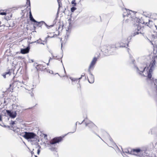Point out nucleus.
Segmentation results:
<instances>
[{"label": "nucleus", "mask_w": 157, "mask_h": 157, "mask_svg": "<svg viewBox=\"0 0 157 157\" xmlns=\"http://www.w3.org/2000/svg\"><path fill=\"white\" fill-rule=\"evenodd\" d=\"M60 25H59L58 28V29H59L60 28Z\"/></svg>", "instance_id": "nucleus-51"}, {"label": "nucleus", "mask_w": 157, "mask_h": 157, "mask_svg": "<svg viewBox=\"0 0 157 157\" xmlns=\"http://www.w3.org/2000/svg\"><path fill=\"white\" fill-rule=\"evenodd\" d=\"M17 123V121H11V122L10 123V124L12 125H13L14 124H16Z\"/></svg>", "instance_id": "nucleus-24"}, {"label": "nucleus", "mask_w": 157, "mask_h": 157, "mask_svg": "<svg viewBox=\"0 0 157 157\" xmlns=\"http://www.w3.org/2000/svg\"><path fill=\"white\" fill-rule=\"evenodd\" d=\"M57 1V2L58 3V4L59 7H58V12L57 13V15L56 16L58 17V14H59L58 12L60 8L61 7L60 5H62V3L60 1H59V0H58V1Z\"/></svg>", "instance_id": "nucleus-18"}, {"label": "nucleus", "mask_w": 157, "mask_h": 157, "mask_svg": "<svg viewBox=\"0 0 157 157\" xmlns=\"http://www.w3.org/2000/svg\"><path fill=\"white\" fill-rule=\"evenodd\" d=\"M71 4L73 5V6H76L77 3L75 2V0H72L71 2Z\"/></svg>", "instance_id": "nucleus-25"}, {"label": "nucleus", "mask_w": 157, "mask_h": 157, "mask_svg": "<svg viewBox=\"0 0 157 157\" xmlns=\"http://www.w3.org/2000/svg\"><path fill=\"white\" fill-rule=\"evenodd\" d=\"M76 9H77L76 7L73 6L71 8V11L72 12H73L76 10Z\"/></svg>", "instance_id": "nucleus-27"}, {"label": "nucleus", "mask_w": 157, "mask_h": 157, "mask_svg": "<svg viewBox=\"0 0 157 157\" xmlns=\"http://www.w3.org/2000/svg\"><path fill=\"white\" fill-rule=\"evenodd\" d=\"M35 157H37V156H36V155H35Z\"/></svg>", "instance_id": "nucleus-57"}, {"label": "nucleus", "mask_w": 157, "mask_h": 157, "mask_svg": "<svg viewBox=\"0 0 157 157\" xmlns=\"http://www.w3.org/2000/svg\"><path fill=\"white\" fill-rule=\"evenodd\" d=\"M85 74L84 73H82V75H81V77L78 78L79 80L81 79L82 77L85 76Z\"/></svg>", "instance_id": "nucleus-34"}, {"label": "nucleus", "mask_w": 157, "mask_h": 157, "mask_svg": "<svg viewBox=\"0 0 157 157\" xmlns=\"http://www.w3.org/2000/svg\"><path fill=\"white\" fill-rule=\"evenodd\" d=\"M61 62L62 63L63 65V62H62V60H61Z\"/></svg>", "instance_id": "nucleus-52"}, {"label": "nucleus", "mask_w": 157, "mask_h": 157, "mask_svg": "<svg viewBox=\"0 0 157 157\" xmlns=\"http://www.w3.org/2000/svg\"><path fill=\"white\" fill-rule=\"evenodd\" d=\"M108 136L109 137V140L111 141V142H113V140L109 136V135L108 134Z\"/></svg>", "instance_id": "nucleus-33"}, {"label": "nucleus", "mask_w": 157, "mask_h": 157, "mask_svg": "<svg viewBox=\"0 0 157 157\" xmlns=\"http://www.w3.org/2000/svg\"><path fill=\"white\" fill-rule=\"evenodd\" d=\"M137 26V30H136L135 31L132 33L131 36L134 37L137 35L139 34V33L144 34L143 33L144 26H143V27H142L140 25V24H139L138 25H136Z\"/></svg>", "instance_id": "nucleus-7"}, {"label": "nucleus", "mask_w": 157, "mask_h": 157, "mask_svg": "<svg viewBox=\"0 0 157 157\" xmlns=\"http://www.w3.org/2000/svg\"><path fill=\"white\" fill-rule=\"evenodd\" d=\"M151 134H155L157 133V128L154 127L152 128L151 130Z\"/></svg>", "instance_id": "nucleus-17"}, {"label": "nucleus", "mask_w": 157, "mask_h": 157, "mask_svg": "<svg viewBox=\"0 0 157 157\" xmlns=\"http://www.w3.org/2000/svg\"><path fill=\"white\" fill-rule=\"evenodd\" d=\"M36 41H33V42H31L30 43V44H33V43H36Z\"/></svg>", "instance_id": "nucleus-43"}, {"label": "nucleus", "mask_w": 157, "mask_h": 157, "mask_svg": "<svg viewBox=\"0 0 157 157\" xmlns=\"http://www.w3.org/2000/svg\"><path fill=\"white\" fill-rule=\"evenodd\" d=\"M31 60L32 62H33V59H31Z\"/></svg>", "instance_id": "nucleus-53"}, {"label": "nucleus", "mask_w": 157, "mask_h": 157, "mask_svg": "<svg viewBox=\"0 0 157 157\" xmlns=\"http://www.w3.org/2000/svg\"><path fill=\"white\" fill-rule=\"evenodd\" d=\"M7 126V127H6V128H10V126H9L7 125V126Z\"/></svg>", "instance_id": "nucleus-48"}, {"label": "nucleus", "mask_w": 157, "mask_h": 157, "mask_svg": "<svg viewBox=\"0 0 157 157\" xmlns=\"http://www.w3.org/2000/svg\"><path fill=\"white\" fill-rule=\"evenodd\" d=\"M41 22H42V24L43 23H44L45 25V26L47 27V28L48 29H49V25H47V24L45 23L44 21H41Z\"/></svg>", "instance_id": "nucleus-31"}, {"label": "nucleus", "mask_w": 157, "mask_h": 157, "mask_svg": "<svg viewBox=\"0 0 157 157\" xmlns=\"http://www.w3.org/2000/svg\"><path fill=\"white\" fill-rule=\"evenodd\" d=\"M40 44H43V45H44V43H43L42 42H41V43H40Z\"/></svg>", "instance_id": "nucleus-50"}, {"label": "nucleus", "mask_w": 157, "mask_h": 157, "mask_svg": "<svg viewBox=\"0 0 157 157\" xmlns=\"http://www.w3.org/2000/svg\"><path fill=\"white\" fill-rule=\"evenodd\" d=\"M69 78L73 82H77L78 80V78H72L71 77H70Z\"/></svg>", "instance_id": "nucleus-22"}, {"label": "nucleus", "mask_w": 157, "mask_h": 157, "mask_svg": "<svg viewBox=\"0 0 157 157\" xmlns=\"http://www.w3.org/2000/svg\"><path fill=\"white\" fill-rule=\"evenodd\" d=\"M29 47L28 46L25 48L21 49V52L23 54L27 53L29 52Z\"/></svg>", "instance_id": "nucleus-15"}, {"label": "nucleus", "mask_w": 157, "mask_h": 157, "mask_svg": "<svg viewBox=\"0 0 157 157\" xmlns=\"http://www.w3.org/2000/svg\"><path fill=\"white\" fill-rule=\"evenodd\" d=\"M133 152L134 153H136L137 154L140 153V154H139V156L140 157H148L146 155V153L144 152L141 151V150L140 148H137L136 149H133Z\"/></svg>", "instance_id": "nucleus-9"}, {"label": "nucleus", "mask_w": 157, "mask_h": 157, "mask_svg": "<svg viewBox=\"0 0 157 157\" xmlns=\"http://www.w3.org/2000/svg\"><path fill=\"white\" fill-rule=\"evenodd\" d=\"M97 60V58L94 57L92 61L91 62L90 64L89 67L88 71H90V69H93L94 67V65L96 64V62Z\"/></svg>", "instance_id": "nucleus-11"}, {"label": "nucleus", "mask_w": 157, "mask_h": 157, "mask_svg": "<svg viewBox=\"0 0 157 157\" xmlns=\"http://www.w3.org/2000/svg\"><path fill=\"white\" fill-rule=\"evenodd\" d=\"M42 40H41L40 38L39 39L37 40H36V42L38 44H40V43L42 41Z\"/></svg>", "instance_id": "nucleus-30"}, {"label": "nucleus", "mask_w": 157, "mask_h": 157, "mask_svg": "<svg viewBox=\"0 0 157 157\" xmlns=\"http://www.w3.org/2000/svg\"><path fill=\"white\" fill-rule=\"evenodd\" d=\"M68 21H69V28H71V19H69Z\"/></svg>", "instance_id": "nucleus-29"}, {"label": "nucleus", "mask_w": 157, "mask_h": 157, "mask_svg": "<svg viewBox=\"0 0 157 157\" xmlns=\"http://www.w3.org/2000/svg\"><path fill=\"white\" fill-rule=\"evenodd\" d=\"M156 61L155 59L152 60V61L151 62L150 65L149 66L150 67V68L148 70V71H147V78L150 80L151 81H152V73L153 70L155 69V68L156 66L155 65Z\"/></svg>", "instance_id": "nucleus-6"}, {"label": "nucleus", "mask_w": 157, "mask_h": 157, "mask_svg": "<svg viewBox=\"0 0 157 157\" xmlns=\"http://www.w3.org/2000/svg\"><path fill=\"white\" fill-rule=\"evenodd\" d=\"M13 72L12 69H9L5 73H4L2 75V76L4 78H6V76L7 77L11 75L12 72Z\"/></svg>", "instance_id": "nucleus-13"}, {"label": "nucleus", "mask_w": 157, "mask_h": 157, "mask_svg": "<svg viewBox=\"0 0 157 157\" xmlns=\"http://www.w3.org/2000/svg\"><path fill=\"white\" fill-rule=\"evenodd\" d=\"M125 152L126 153H129V151H128V152H127V151H125Z\"/></svg>", "instance_id": "nucleus-49"}, {"label": "nucleus", "mask_w": 157, "mask_h": 157, "mask_svg": "<svg viewBox=\"0 0 157 157\" xmlns=\"http://www.w3.org/2000/svg\"><path fill=\"white\" fill-rule=\"evenodd\" d=\"M26 4L29 6V9L30 10V0H26Z\"/></svg>", "instance_id": "nucleus-26"}, {"label": "nucleus", "mask_w": 157, "mask_h": 157, "mask_svg": "<svg viewBox=\"0 0 157 157\" xmlns=\"http://www.w3.org/2000/svg\"><path fill=\"white\" fill-rule=\"evenodd\" d=\"M123 14L124 20H125L127 22H128V21H133L134 22L139 24L140 20V19L132 16V14L133 13L134 14V12L132 11V10L127 9L125 8L123 10Z\"/></svg>", "instance_id": "nucleus-2"}, {"label": "nucleus", "mask_w": 157, "mask_h": 157, "mask_svg": "<svg viewBox=\"0 0 157 157\" xmlns=\"http://www.w3.org/2000/svg\"><path fill=\"white\" fill-rule=\"evenodd\" d=\"M82 122H84L86 126L88 127L90 131L98 136L102 140H103L100 136L95 132H96L98 131V128L92 122L88 120L87 118L86 117L82 121Z\"/></svg>", "instance_id": "nucleus-3"}, {"label": "nucleus", "mask_w": 157, "mask_h": 157, "mask_svg": "<svg viewBox=\"0 0 157 157\" xmlns=\"http://www.w3.org/2000/svg\"><path fill=\"white\" fill-rule=\"evenodd\" d=\"M13 130L15 132V131H16L17 132H18L20 130V129L19 128H17L15 130Z\"/></svg>", "instance_id": "nucleus-36"}, {"label": "nucleus", "mask_w": 157, "mask_h": 157, "mask_svg": "<svg viewBox=\"0 0 157 157\" xmlns=\"http://www.w3.org/2000/svg\"><path fill=\"white\" fill-rule=\"evenodd\" d=\"M11 16H12V15H11L10 16V17H11Z\"/></svg>", "instance_id": "nucleus-64"}, {"label": "nucleus", "mask_w": 157, "mask_h": 157, "mask_svg": "<svg viewBox=\"0 0 157 157\" xmlns=\"http://www.w3.org/2000/svg\"><path fill=\"white\" fill-rule=\"evenodd\" d=\"M63 55H62L61 57V58H62L63 57Z\"/></svg>", "instance_id": "nucleus-59"}, {"label": "nucleus", "mask_w": 157, "mask_h": 157, "mask_svg": "<svg viewBox=\"0 0 157 157\" xmlns=\"http://www.w3.org/2000/svg\"><path fill=\"white\" fill-rule=\"evenodd\" d=\"M41 147L39 145H38L36 147V148H38L37 150V154L38 155H39L40 152V149Z\"/></svg>", "instance_id": "nucleus-23"}, {"label": "nucleus", "mask_w": 157, "mask_h": 157, "mask_svg": "<svg viewBox=\"0 0 157 157\" xmlns=\"http://www.w3.org/2000/svg\"><path fill=\"white\" fill-rule=\"evenodd\" d=\"M48 37H49V36H48Z\"/></svg>", "instance_id": "nucleus-61"}, {"label": "nucleus", "mask_w": 157, "mask_h": 157, "mask_svg": "<svg viewBox=\"0 0 157 157\" xmlns=\"http://www.w3.org/2000/svg\"><path fill=\"white\" fill-rule=\"evenodd\" d=\"M52 58H51V57H50V59H49V60L48 63H49V62L51 60H52ZM48 63H48L47 64L48 65Z\"/></svg>", "instance_id": "nucleus-39"}, {"label": "nucleus", "mask_w": 157, "mask_h": 157, "mask_svg": "<svg viewBox=\"0 0 157 157\" xmlns=\"http://www.w3.org/2000/svg\"><path fill=\"white\" fill-rule=\"evenodd\" d=\"M22 83H23L24 84V82L23 81H22Z\"/></svg>", "instance_id": "nucleus-54"}, {"label": "nucleus", "mask_w": 157, "mask_h": 157, "mask_svg": "<svg viewBox=\"0 0 157 157\" xmlns=\"http://www.w3.org/2000/svg\"><path fill=\"white\" fill-rule=\"evenodd\" d=\"M17 135L18 136H23L24 137V135H25V133H21L20 132H19L17 133Z\"/></svg>", "instance_id": "nucleus-28"}, {"label": "nucleus", "mask_w": 157, "mask_h": 157, "mask_svg": "<svg viewBox=\"0 0 157 157\" xmlns=\"http://www.w3.org/2000/svg\"><path fill=\"white\" fill-rule=\"evenodd\" d=\"M62 44L61 43V48H62Z\"/></svg>", "instance_id": "nucleus-58"}, {"label": "nucleus", "mask_w": 157, "mask_h": 157, "mask_svg": "<svg viewBox=\"0 0 157 157\" xmlns=\"http://www.w3.org/2000/svg\"><path fill=\"white\" fill-rule=\"evenodd\" d=\"M132 57H130V60L129 61V63L133 65L136 68L137 72H138L140 74L144 76H146L145 75H144L143 74V72L145 71H147L148 70V67H144L143 69H142V68H140V69L138 68V67H136L135 65V60L134 59H132Z\"/></svg>", "instance_id": "nucleus-5"}, {"label": "nucleus", "mask_w": 157, "mask_h": 157, "mask_svg": "<svg viewBox=\"0 0 157 157\" xmlns=\"http://www.w3.org/2000/svg\"><path fill=\"white\" fill-rule=\"evenodd\" d=\"M29 17L30 19V20L32 22H34V23L35 22H36V20L32 16V14L31 13V10H30V12H29Z\"/></svg>", "instance_id": "nucleus-16"}, {"label": "nucleus", "mask_w": 157, "mask_h": 157, "mask_svg": "<svg viewBox=\"0 0 157 157\" xmlns=\"http://www.w3.org/2000/svg\"><path fill=\"white\" fill-rule=\"evenodd\" d=\"M140 21L139 22V24L141 23L142 24H145V25L149 27L150 28H151L152 27L151 25L153 23V21H151L149 20V22H144L142 19H140Z\"/></svg>", "instance_id": "nucleus-12"}, {"label": "nucleus", "mask_w": 157, "mask_h": 157, "mask_svg": "<svg viewBox=\"0 0 157 157\" xmlns=\"http://www.w3.org/2000/svg\"><path fill=\"white\" fill-rule=\"evenodd\" d=\"M2 121V117L1 115H0V121ZM0 125H1V124H0Z\"/></svg>", "instance_id": "nucleus-38"}, {"label": "nucleus", "mask_w": 157, "mask_h": 157, "mask_svg": "<svg viewBox=\"0 0 157 157\" xmlns=\"http://www.w3.org/2000/svg\"><path fill=\"white\" fill-rule=\"evenodd\" d=\"M74 129H73V132L74 131Z\"/></svg>", "instance_id": "nucleus-63"}, {"label": "nucleus", "mask_w": 157, "mask_h": 157, "mask_svg": "<svg viewBox=\"0 0 157 157\" xmlns=\"http://www.w3.org/2000/svg\"><path fill=\"white\" fill-rule=\"evenodd\" d=\"M49 73H50L52 74H53V71H50Z\"/></svg>", "instance_id": "nucleus-41"}, {"label": "nucleus", "mask_w": 157, "mask_h": 157, "mask_svg": "<svg viewBox=\"0 0 157 157\" xmlns=\"http://www.w3.org/2000/svg\"><path fill=\"white\" fill-rule=\"evenodd\" d=\"M62 140L61 137H56L54 138L52 140L50 141L48 143L49 149L52 151H56V148L55 147V145L56 143H59Z\"/></svg>", "instance_id": "nucleus-4"}, {"label": "nucleus", "mask_w": 157, "mask_h": 157, "mask_svg": "<svg viewBox=\"0 0 157 157\" xmlns=\"http://www.w3.org/2000/svg\"><path fill=\"white\" fill-rule=\"evenodd\" d=\"M154 25L155 27V28H156V29L157 30V26L156 25H155L154 24Z\"/></svg>", "instance_id": "nucleus-46"}, {"label": "nucleus", "mask_w": 157, "mask_h": 157, "mask_svg": "<svg viewBox=\"0 0 157 157\" xmlns=\"http://www.w3.org/2000/svg\"><path fill=\"white\" fill-rule=\"evenodd\" d=\"M41 23H42L41 21L40 22H38L36 21V22H35L33 24V25H36L38 26L41 27L42 25H41Z\"/></svg>", "instance_id": "nucleus-19"}, {"label": "nucleus", "mask_w": 157, "mask_h": 157, "mask_svg": "<svg viewBox=\"0 0 157 157\" xmlns=\"http://www.w3.org/2000/svg\"><path fill=\"white\" fill-rule=\"evenodd\" d=\"M58 74V75L59 76V75L58 74V73H56L55 74V75H56V74Z\"/></svg>", "instance_id": "nucleus-55"}, {"label": "nucleus", "mask_w": 157, "mask_h": 157, "mask_svg": "<svg viewBox=\"0 0 157 157\" xmlns=\"http://www.w3.org/2000/svg\"><path fill=\"white\" fill-rule=\"evenodd\" d=\"M63 67H64L63 66ZM63 68H64V67H63ZM64 70L65 72H65H66V71H65V70L64 68Z\"/></svg>", "instance_id": "nucleus-56"}, {"label": "nucleus", "mask_w": 157, "mask_h": 157, "mask_svg": "<svg viewBox=\"0 0 157 157\" xmlns=\"http://www.w3.org/2000/svg\"><path fill=\"white\" fill-rule=\"evenodd\" d=\"M6 112L8 115L11 118H14L17 116V113L16 111L7 110H6Z\"/></svg>", "instance_id": "nucleus-10"}, {"label": "nucleus", "mask_w": 157, "mask_h": 157, "mask_svg": "<svg viewBox=\"0 0 157 157\" xmlns=\"http://www.w3.org/2000/svg\"><path fill=\"white\" fill-rule=\"evenodd\" d=\"M33 25V28H34V29H35L36 28V27H35V26L34 25Z\"/></svg>", "instance_id": "nucleus-44"}, {"label": "nucleus", "mask_w": 157, "mask_h": 157, "mask_svg": "<svg viewBox=\"0 0 157 157\" xmlns=\"http://www.w3.org/2000/svg\"><path fill=\"white\" fill-rule=\"evenodd\" d=\"M89 72L90 76H89L90 78V80H89L88 79V81L89 83H93L94 82V75L91 73L90 70V71H88Z\"/></svg>", "instance_id": "nucleus-14"}, {"label": "nucleus", "mask_w": 157, "mask_h": 157, "mask_svg": "<svg viewBox=\"0 0 157 157\" xmlns=\"http://www.w3.org/2000/svg\"><path fill=\"white\" fill-rule=\"evenodd\" d=\"M1 125V126H2V125ZM3 127H5V128H6V127H7L6 125H3Z\"/></svg>", "instance_id": "nucleus-42"}, {"label": "nucleus", "mask_w": 157, "mask_h": 157, "mask_svg": "<svg viewBox=\"0 0 157 157\" xmlns=\"http://www.w3.org/2000/svg\"><path fill=\"white\" fill-rule=\"evenodd\" d=\"M10 86H11V84H10Z\"/></svg>", "instance_id": "nucleus-62"}, {"label": "nucleus", "mask_w": 157, "mask_h": 157, "mask_svg": "<svg viewBox=\"0 0 157 157\" xmlns=\"http://www.w3.org/2000/svg\"><path fill=\"white\" fill-rule=\"evenodd\" d=\"M84 122H82V121L81 123H80V122H78V123L79 124H81L82 123H84Z\"/></svg>", "instance_id": "nucleus-45"}, {"label": "nucleus", "mask_w": 157, "mask_h": 157, "mask_svg": "<svg viewBox=\"0 0 157 157\" xmlns=\"http://www.w3.org/2000/svg\"><path fill=\"white\" fill-rule=\"evenodd\" d=\"M19 120L20 118H17L15 121H17V122L18 121H19Z\"/></svg>", "instance_id": "nucleus-37"}, {"label": "nucleus", "mask_w": 157, "mask_h": 157, "mask_svg": "<svg viewBox=\"0 0 157 157\" xmlns=\"http://www.w3.org/2000/svg\"><path fill=\"white\" fill-rule=\"evenodd\" d=\"M6 12H0V15H6Z\"/></svg>", "instance_id": "nucleus-32"}, {"label": "nucleus", "mask_w": 157, "mask_h": 157, "mask_svg": "<svg viewBox=\"0 0 157 157\" xmlns=\"http://www.w3.org/2000/svg\"><path fill=\"white\" fill-rule=\"evenodd\" d=\"M58 17L56 16V18H55V20L54 21V24L53 25H51L49 26V29H50V28L53 27L54 26V24H56V21L57 20V18Z\"/></svg>", "instance_id": "nucleus-20"}, {"label": "nucleus", "mask_w": 157, "mask_h": 157, "mask_svg": "<svg viewBox=\"0 0 157 157\" xmlns=\"http://www.w3.org/2000/svg\"><path fill=\"white\" fill-rule=\"evenodd\" d=\"M78 123V122H77L76 123H75V128H74V131L73 132H68L67 134H68L70 133H73L74 132H75L76 130V129H77V123Z\"/></svg>", "instance_id": "nucleus-21"}, {"label": "nucleus", "mask_w": 157, "mask_h": 157, "mask_svg": "<svg viewBox=\"0 0 157 157\" xmlns=\"http://www.w3.org/2000/svg\"><path fill=\"white\" fill-rule=\"evenodd\" d=\"M57 59L59 60V58H58Z\"/></svg>", "instance_id": "nucleus-60"}, {"label": "nucleus", "mask_w": 157, "mask_h": 157, "mask_svg": "<svg viewBox=\"0 0 157 157\" xmlns=\"http://www.w3.org/2000/svg\"><path fill=\"white\" fill-rule=\"evenodd\" d=\"M132 36H129L127 39H123L120 42L116 44H110L108 46L104 45L101 48V51L105 56L113 54L112 50L118 47H128V43Z\"/></svg>", "instance_id": "nucleus-1"}, {"label": "nucleus", "mask_w": 157, "mask_h": 157, "mask_svg": "<svg viewBox=\"0 0 157 157\" xmlns=\"http://www.w3.org/2000/svg\"><path fill=\"white\" fill-rule=\"evenodd\" d=\"M33 150H34V149H33V151H31V152L32 155H33V154H34V152L33 151Z\"/></svg>", "instance_id": "nucleus-40"}, {"label": "nucleus", "mask_w": 157, "mask_h": 157, "mask_svg": "<svg viewBox=\"0 0 157 157\" xmlns=\"http://www.w3.org/2000/svg\"><path fill=\"white\" fill-rule=\"evenodd\" d=\"M24 133V138L27 140L33 139L36 136V134L33 132H25Z\"/></svg>", "instance_id": "nucleus-8"}, {"label": "nucleus", "mask_w": 157, "mask_h": 157, "mask_svg": "<svg viewBox=\"0 0 157 157\" xmlns=\"http://www.w3.org/2000/svg\"><path fill=\"white\" fill-rule=\"evenodd\" d=\"M44 138L45 139H47V135L46 134H44Z\"/></svg>", "instance_id": "nucleus-35"}, {"label": "nucleus", "mask_w": 157, "mask_h": 157, "mask_svg": "<svg viewBox=\"0 0 157 157\" xmlns=\"http://www.w3.org/2000/svg\"><path fill=\"white\" fill-rule=\"evenodd\" d=\"M6 101H5V100H4V104H6Z\"/></svg>", "instance_id": "nucleus-47"}]
</instances>
